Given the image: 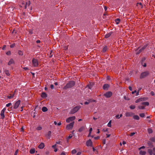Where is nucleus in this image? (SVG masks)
I'll return each mask as SVG.
<instances>
[{"instance_id":"nucleus-1","label":"nucleus","mask_w":155,"mask_h":155,"mask_svg":"<svg viewBox=\"0 0 155 155\" xmlns=\"http://www.w3.org/2000/svg\"><path fill=\"white\" fill-rule=\"evenodd\" d=\"M75 84V82L73 81H69L63 87V89L66 90L73 87Z\"/></svg>"},{"instance_id":"nucleus-2","label":"nucleus","mask_w":155,"mask_h":155,"mask_svg":"<svg viewBox=\"0 0 155 155\" xmlns=\"http://www.w3.org/2000/svg\"><path fill=\"white\" fill-rule=\"evenodd\" d=\"M81 107L80 105L77 106L72 109L70 111V114H73L77 112L81 108Z\"/></svg>"},{"instance_id":"nucleus-3","label":"nucleus","mask_w":155,"mask_h":155,"mask_svg":"<svg viewBox=\"0 0 155 155\" xmlns=\"http://www.w3.org/2000/svg\"><path fill=\"white\" fill-rule=\"evenodd\" d=\"M31 4L30 1H29L28 2H22L21 4L20 5L21 7H24V8H26L27 6H29Z\"/></svg>"},{"instance_id":"nucleus-4","label":"nucleus","mask_w":155,"mask_h":155,"mask_svg":"<svg viewBox=\"0 0 155 155\" xmlns=\"http://www.w3.org/2000/svg\"><path fill=\"white\" fill-rule=\"evenodd\" d=\"M149 74V72L147 71L142 73L140 74V78H143L148 76Z\"/></svg>"},{"instance_id":"nucleus-5","label":"nucleus","mask_w":155,"mask_h":155,"mask_svg":"<svg viewBox=\"0 0 155 155\" xmlns=\"http://www.w3.org/2000/svg\"><path fill=\"white\" fill-rule=\"evenodd\" d=\"M32 65L34 67H37L38 65V61L35 58H33L32 61Z\"/></svg>"},{"instance_id":"nucleus-6","label":"nucleus","mask_w":155,"mask_h":155,"mask_svg":"<svg viewBox=\"0 0 155 155\" xmlns=\"http://www.w3.org/2000/svg\"><path fill=\"white\" fill-rule=\"evenodd\" d=\"M75 116H72L68 118L66 120V122L69 123L70 122H72L75 119Z\"/></svg>"},{"instance_id":"nucleus-7","label":"nucleus","mask_w":155,"mask_h":155,"mask_svg":"<svg viewBox=\"0 0 155 155\" xmlns=\"http://www.w3.org/2000/svg\"><path fill=\"white\" fill-rule=\"evenodd\" d=\"M74 124V122H71L69 124L67 125L66 127V129L67 130L71 129L73 127Z\"/></svg>"},{"instance_id":"nucleus-8","label":"nucleus","mask_w":155,"mask_h":155,"mask_svg":"<svg viewBox=\"0 0 155 155\" xmlns=\"http://www.w3.org/2000/svg\"><path fill=\"white\" fill-rule=\"evenodd\" d=\"M112 95V93L111 91H108L106 93L104 94V95L107 98H109L111 97Z\"/></svg>"},{"instance_id":"nucleus-9","label":"nucleus","mask_w":155,"mask_h":155,"mask_svg":"<svg viewBox=\"0 0 155 155\" xmlns=\"http://www.w3.org/2000/svg\"><path fill=\"white\" fill-rule=\"evenodd\" d=\"M6 108H4L1 111L0 115L1 117V118L3 119L5 118L4 112L6 110Z\"/></svg>"},{"instance_id":"nucleus-10","label":"nucleus","mask_w":155,"mask_h":155,"mask_svg":"<svg viewBox=\"0 0 155 155\" xmlns=\"http://www.w3.org/2000/svg\"><path fill=\"white\" fill-rule=\"evenodd\" d=\"M20 103L21 101L20 100H19L16 101L15 103V105L13 107V108L15 109L17 108L20 105Z\"/></svg>"},{"instance_id":"nucleus-11","label":"nucleus","mask_w":155,"mask_h":155,"mask_svg":"<svg viewBox=\"0 0 155 155\" xmlns=\"http://www.w3.org/2000/svg\"><path fill=\"white\" fill-rule=\"evenodd\" d=\"M147 46V45H145L143 47H142L139 50H138V49H137V51L136 52V54H140L141 52L144 49H145V48H146Z\"/></svg>"},{"instance_id":"nucleus-12","label":"nucleus","mask_w":155,"mask_h":155,"mask_svg":"<svg viewBox=\"0 0 155 155\" xmlns=\"http://www.w3.org/2000/svg\"><path fill=\"white\" fill-rule=\"evenodd\" d=\"M86 145L88 146H92V142L90 139L87 140L86 143Z\"/></svg>"},{"instance_id":"nucleus-13","label":"nucleus","mask_w":155,"mask_h":155,"mask_svg":"<svg viewBox=\"0 0 155 155\" xmlns=\"http://www.w3.org/2000/svg\"><path fill=\"white\" fill-rule=\"evenodd\" d=\"M134 114L131 112H127L125 114V115L126 117H131Z\"/></svg>"},{"instance_id":"nucleus-14","label":"nucleus","mask_w":155,"mask_h":155,"mask_svg":"<svg viewBox=\"0 0 155 155\" xmlns=\"http://www.w3.org/2000/svg\"><path fill=\"white\" fill-rule=\"evenodd\" d=\"M109 87V85L107 84H105L103 86V89L104 90H107Z\"/></svg>"},{"instance_id":"nucleus-15","label":"nucleus","mask_w":155,"mask_h":155,"mask_svg":"<svg viewBox=\"0 0 155 155\" xmlns=\"http://www.w3.org/2000/svg\"><path fill=\"white\" fill-rule=\"evenodd\" d=\"M45 147V145L44 143H41L38 146V148L39 149H43Z\"/></svg>"},{"instance_id":"nucleus-16","label":"nucleus","mask_w":155,"mask_h":155,"mask_svg":"<svg viewBox=\"0 0 155 155\" xmlns=\"http://www.w3.org/2000/svg\"><path fill=\"white\" fill-rule=\"evenodd\" d=\"M137 6L140 8H142L143 7V5L141 2L137 3Z\"/></svg>"},{"instance_id":"nucleus-17","label":"nucleus","mask_w":155,"mask_h":155,"mask_svg":"<svg viewBox=\"0 0 155 155\" xmlns=\"http://www.w3.org/2000/svg\"><path fill=\"white\" fill-rule=\"evenodd\" d=\"M88 101V102L85 101L84 102V104H85V105L88 104L90 102H95L96 101L95 100H92L91 99L89 100Z\"/></svg>"},{"instance_id":"nucleus-18","label":"nucleus","mask_w":155,"mask_h":155,"mask_svg":"<svg viewBox=\"0 0 155 155\" xmlns=\"http://www.w3.org/2000/svg\"><path fill=\"white\" fill-rule=\"evenodd\" d=\"M14 64V61L12 59H11L8 63V65H10L11 64Z\"/></svg>"},{"instance_id":"nucleus-19","label":"nucleus","mask_w":155,"mask_h":155,"mask_svg":"<svg viewBox=\"0 0 155 155\" xmlns=\"http://www.w3.org/2000/svg\"><path fill=\"white\" fill-rule=\"evenodd\" d=\"M112 31H110L109 33L106 34L105 36V38H107L109 37L112 34Z\"/></svg>"},{"instance_id":"nucleus-20","label":"nucleus","mask_w":155,"mask_h":155,"mask_svg":"<svg viewBox=\"0 0 155 155\" xmlns=\"http://www.w3.org/2000/svg\"><path fill=\"white\" fill-rule=\"evenodd\" d=\"M41 97L42 98H45L47 97V95L45 92H42L41 94Z\"/></svg>"},{"instance_id":"nucleus-21","label":"nucleus","mask_w":155,"mask_h":155,"mask_svg":"<svg viewBox=\"0 0 155 155\" xmlns=\"http://www.w3.org/2000/svg\"><path fill=\"white\" fill-rule=\"evenodd\" d=\"M141 104L145 106H148L149 105V103L148 102H142Z\"/></svg>"},{"instance_id":"nucleus-22","label":"nucleus","mask_w":155,"mask_h":155,"mask_svg":"<svg viewBox=\"0 0 155 155\" xmlns=\"http://www.w3.org/2000/svg\"><path fill=\"white\" fill-rule=\"evenodd\" d=\"M148 144L150 148H152V147H153V143L151 142H148Z\"/></svg>"},{"instance_id":"nucleus-23","label":"nucleus","mask_w":155,"mask_h":155,"mask_svg":"<svg viewBox=\"0 0 155 155\" xmlns=\"http://www.w3.org/2000/svg\"><path fill=\"white\" fill-rule=\"evenodd\" d=\"M85 129V127L84 126H82L78 130V131L79 132H81L83 131Z\"/></svg>"},{"instance_id":"nucleus-24","label":"nucleus","mask_w":155,"mask_h":155,"mask_svg":"<svg viewBox=\"0 0 155 155\" xmlns=\"http://www.w3.org/2000/svg\"><path fill=\"white\" fill-rule=\"evenodd\" d=\"M56 144H55V145H53L52 146V147L54 149V151L55 152H56L58 150L57 149L56 147Z\"/></svg>"},{"instance_id":"nucleus-25","label":"nucleus","mask_w":155,"mask_h":155,"mask_svg":"<svg viewBox=\"0 0 155 155\" xmlns=\"http://www.w3.org/2000/svg\"><path fill=\"white\" fill-rule=\"evenodd\" d=\"M139 154L141 155H145L146 154V152L140 150L139 152Z\"/></svg>"},{"instance_id":"nucleus-26","label":"nucleus","mask_w":155,"mask_h":155,"mask_svg":"<svg viewBox=\"0 0 155 155\" xmlns=\"http://www.w3.org/2000/svg\"><path fill=\"white\" fill-rule=\"evenodd\" d=\"M133 118L136 120H139L140 119L139 117L137 115H135L133 116Z\"/></svg>"},{"instance_id":"nucleus-27","label":"nucleus","mask_w":155,"mask_h":155,"mask_svg":"<svg viewBox=\"0 0 155 155\" xmlns=\"http://www.w3.org/2000/svg\"><path fill=\"white\" fill-rule=\"evenodd\" d=\"M107 49H108L107 47L106 46H105L104 47V48L103 49L102 52H105L107 51Z\"/></svg>"},{"instance_id":"nucleus-28","label":"nucleus","mask_w":155,"mask_h":155,"mask_svg":"<svg viewBox=\"0 0 155 155\" xmlns=\"http://www.w3.org/2000/svg\"><path fill=\"white\" fill-rule=\"evenodd\" d=\"M35 149L34 148H33V149H31L29 151V152L31 154H33V153H34L35 152Z\"/></svg>"},{"instance_id":"nucleus-29","label":"nucleus","mask_w":155,"mask_h":155,"mask_svg":"<svg viewBox=\"0 0 155 155\" xmlns=\"http://www.w3.org/2000/svg\"><path fill=\"white\" fill-rule=\"evenodd\" d=\"M51 132L50 131H49L48 133L47 134V137L48 138V139H50L51 135Z\"/></svg>"},{"instance_id":"nucleus-30","label":"nucleus","mask_w":155,"mask_h":155,"mask_svg":"<svg viewBox=\"0 0 155 155\" xmlns=\"http://www.w3.org/2000/svg\"><path fill=\"white\" fill-rule=\"evenodd\" d=\"M115 21L117 24H119L120 21V18H117L115 20Z\"/></svg>"},{"instance_id":"nucleus-31","label":"nucleus","mask_w":155,"mask_h":155,"mask_svg":"<svg viewBox=\"0 0 155 155\" xmlns=\"http://www.w3.org/2000/svg\"><path fill=\"white\" fill-rule=\"evenodd\" d=\"M147 130L149 134H151L153 133V132L152 129L150 128H148L147 129Z\"/></svg>"},{"instance_id":"nucleus-32","label":"nucleus","mask_w":155,"mask_h":155,"mask_svg":"<svg viewBox=\"0 0 155 155\" xmlns=\"http://www.w3.org/2000/svg\"><path fill=\"white\" fill-rule=\"evenodd\" d=\"M42 110L43 112H46L48 110V109L46 107H43L42 108Z\"/></svg>"},{"instance_id":"nucleus-33","label":"nucleus","mask_w":155,"mask_h":155,"mask_svg":"<svg viewBox=\"0 0 155 155\" xmlns=\"http://www.w3.org/2000/svg\"><path fill=\"white\" fill-rule=\"evenodd\" d=\"M4 72H5L7 76H9L10 74L9 73V71L8 70H4Z\"/></svg>"},{"instance_id":"nucleus-34","label":"nucleus","mask_w":155,"mask_h":155,"mask_svg":"<svg viewBox=\"0 0 155 155\" xmlns=\"http://www.w3.org/2000/svg\"><path fill=\"white\" fill-rule=\"evenodd\" d=\"M14 94H10V96L9 95H8V96H7L8 98L9 99H10L11 98L13 97L14 96Z\"/></svg>"},{"instance_id":"nucleus-35","label":"nucleus","mask_w":155,"mask_h":155,"mask_svg":"<svg viewBox=\"0 0 155 155\" xmlns=\"http://www.w3.org/2000/svg\"><path fill=\"white\" fill-rule=\"evenodd\" d=\"M92 87V85L91 83L89 84L87 86V87H88V88L89 89H91Z\"/></svg>"},{"instance_id":"nucleus-36","label":"nucleus","mask_w":155,"mask_h":155,"mask_svg":"<svg viewBox=\"0 0 155 155\" xmlns=\"http://www.w3.org/2000/svg\"><path fill=\"white\" fill-rule=\"evenodd\" d=\"M138 107L140 109H145V106L140 105L138 106Z\"/></svg>"},{"instance_id":"nucleus-37","label":"nucleus","mask_w":155,"mask_h":155,"mask_svg":"<svg viewBox=\"0 0 155 155\" xmlns=\"http://www.w3.org/2000/svg\"><path fill=\"white\" fill-rule=\"evenodd\" d=\"M73 137V135L72 134H70L69 136L67 138V141L68 142V140L71 138Z\"/></svg>"},{"instance_id":"nucleus-38","label":"nucleus","mask_w":155,"mask_h":155,"mask_svg":"<svg viewBox=\"0 0 155 155\" xmlns=\"http://www.w3.org/2000/svg\"><path fill=\"white\" fill-rule=\"evenodd\" d=\"M148 152L149 153L150 155H152L153 154V152L151 150L149 149L148 150Z\"/></svg>"},{"instance_id":"nucleus-39","label":"nucleus","mask_w":155,"mask_h":155,"mask_svg":"<svg viewBox=\"0 0 155 155\" xmlns=\"http://www.w3.org/2000/svg\"><path fill=\"white\" fill-rule=\"evenodd\" d=\"M130 108L131 109H134L135 108V106L133 105H131L130 106Z\"/></svg>"},{"instance_id":"nucleus-40","label":"nucleus","mask_w":155,"mask_h":155,"mask_svg":"<svg viewBox=\"0 0 155 155\" xmlns=\"http://www.w3.org/2000/svg\"><path fill=\"white\" fill-rule=\"evenodd\" d=\"M111 120H110L109 122H108V124H107V126L109 127H111Z\"/></svg>"},{"instance_id":"nucleus-41","label":"nucleus","mask_w":155,"mask_h":155,"mask_svg":"<svg viewBox=\"0 0 155 155\" xmlns=\"http://www.w3.org/2000/svg\"><path fill=\"white\" fill-rule=\"evenodd\" d=\"M77 152V150L75 149H74L72 150L71 152L72 154H75Z\"/></svg>"},{"instance_id":"nucleus-42","label":"nucleus","mask_w":155,"mask_h":155,"mask_svg":"<svg viewBox=\"0 0 155 155\" xmlns=\"http://www.w3.org/2000/svg\"><path fill=\"white\" fill-rule=\"evenodd\" d=\"M139 115L141 117H145V114L144 113L140 114Z\"/></svg>"},{"instance_id":"nucleus-43","label":"nucleus","mask_w":155,"mask_h":155,"mask_svg":"<svg viewBox=\"0 0 155 155\" xmlns=\"http://www.w3.org/2000/svg\"><path fill=\"white\" fill-rule=\"evenodd\" d=\"M141 99H142L139 98L137 99V100L135 102L136 103H138V102H140V101H141Z\"/></svg>"},{"instance_id":"nucleus-44","label":"nucleus","mask_w":155,"mask_h":155,"mask_svg":"<svg viewBox=\"0 0 155 155\" xmlns=\"http://www.w3.org/2000/svg\"><path fill=\"white\" fill-rule=\"evenodd\" d=\"M36 130H41L42 129V128L41 126H39L36 128Z\"/></svg>"},{"instance_id":"nucleus-45","label":"nucleus","mask_w":155,"mask_h":155,"mask_svg":"<svg viewBox=\"0 0 155 155\" xmlns=\"http://www.w3.org/2000/svg\"><path fill=\"white\" fill-rule=\"evenodd\" d=\"M18 54L20 55H22L23 54V52L21 51H19L18 52Z\"/></svg>"},{"instance_id":"nucleus-46","label":"nucleus","mask_w":155,"mask_h":155,"mask_svg":"<svg viewBox=\"0 0 155 155\" xmlns=\"http://www.w3.org/2000/svg\"><path fill=\"white\" fill-rule=\"evenodd\" d=\"M140 98L142 99H141V101H146L147 99V98L146 97Z\"/></svg>"},{"instance_id":"nucleus-47","label":"nucleus","mask_w":155,"mask_h":155,"mask_svg":"<svg viewBox=\"0 0 155 155\" xmlns=\"http://www.w3.org/2000/svg\"><path fill=\"white\" fill-rule=\"evenodd\" d=\"M52 51H51V52L50 53V54H49V57H51L52 56L53 54H52Z\"/></svg>"},{"instance_id":"nucleus-48","label":"nucleus","mask_w":155,"mask_h":155,"mask_svg":"<svg viewBox=\"0 0 155 155\" xmlns=\"http://www.w3.org/2000/svg\"><path fill=\"white\" fill-rule=\"evenodd\" d=\"M115 117L116 118V119H119L120 118L119 117V114L115 116Z\"/></svg>"},{"instance_id":"nucleus-49","label":"nucleus","mask_w":155,"mask_h":155,"mask_svg":"<svg viewBox=\"0 0 155 155\" xmlns=\"http://www.w3.org/2000/svg\"><path fill=\"white\" fill-rule=\"evenodd\" d=\"M12 105V104L11 103H9L8 104H7L6 105V106L7 107H9L10 106Z\"/></svg>"},{"instance_id":"nucleus-50","label":"nucleus","mask_w":155,"mask_h":155,"mask_svg":"<svg viewBox=\"0 0 155 155\" xmlns=\"http://www.w3.org/2000/svg\"><path fill=\"white\" fill-rule=\"evenodd\" d=\"M150 140L151 141L155 142V138L152 137L151 138Z\"/></svg>"},{"instance_id":"nucleus-51","label":"nucleus","mask_w":155,"mask_h":155,"mask_svg":"<svg viewBox=\"0 0 155 155\" xmlns=\"http://www.w3.org/2000/svg\"><path fill=\"white\" fill-rule=\"evenodd\" d=\"M102 130L104 132H106L108 131V129L107 128H104Z\"/></svg>"},{"instance_id":"nucleus-52","label":"nucleus","mask_w":155,"mask_h":155,"mask_svg":"<svg viewBox=\"0 0 155 155\" xmlns=\"http://www.w3.org/2000/svg\"><path fill=\"white\" fill-rule=\"evenodd\" d=\"M135 134V133L134 132H132L130 134V136H133L134 134Z\"/></svg>"},{"instance_id":"nucleus-53","label":"nucleus","mask_w":155,"mask_h":155,"mask_svg":"<svg viewBox=\"0 0 155 155\" xmlns=\"http://www.w3.org/2000/svg\"><path fill=\"white\" fill-rule=\"evenodd\" d=\"M15 46V44H12L10 46V47L11 48H13Z\"/></svg>"},{"instance_id":"nucleus-54","label":"nucleus","mask_w":155,"mask_h":155,"mask_svg":"<svg viewBox=\"0 0 155 155\" xmlns=\"http://www.w3.org/2000/svg\"><path fill=\"white\" fill-rule=\"evenodd\" d=\"M18 150H16L15 152L14 155H17V153H18Z\"/></svg>"},{"instance_id":"nucleus-55","label":"nucleus","mask_w":155,"mask_h":155,"mask_svg":"<svg viewBox=\"0 0 155 155\" xmlns=\"http://www.w3.org/2000/svg\"><path fill=\"white\" fill-rule=\"evenodd\" d=\"M50 87L52 89H54V85H53V84H51V85H50Z\"/></svg>"},{"instance_id":"nucleus-56","label":"nucleus","mask_w":155,"mask_h":155,"mask_svg":"<svg viewBox=\"0 0 155 155\" xmlns=\"http://www.w3.org/2000/svg\"><path fill=\"white\" fill-rule=\"evenodd\" d=\"M145 148V147L144 146H143L140 147L139 149V150H140V149H144Z\"/></svg>"},{"instance_id":"nucleus-57","label":"nucleus","mask_w":155,"mask_h":155,"mask_svg":"<svg viewBox=\"0 0 155 155\" xmlns=\"http://www.w3.org/2000/svg\"><path fill=\"white\" fill-rule=\"evenodd\" d=\"M92 128H91V127L90 129H89V133H91L92 131Z\"/></svg>"},{"instance_id":"nucleus-58","label":"nucleus","mask_w":155,"mask_h":155,"mask_svg":"<svg viewBox=\"0 0 155 155\" xmlns=\"http://www.w3.org/2000/svg\"><path fill=\"white\" fill-rule=\"evenodd\" d=\"M81 152L80 151L78 152L77 153V155H80L81 154Z\"/></svg>"},{"instance_id":"nucleus-59","label":"nucleus","mask_w":155,"mask_h":155,"mask_svg":"<svg viewBox=\"0 0 155 155\" xmlns=\"http://www.w3.org/2000/svg\"><path fill=\"white\" fill-rule=\"evenodd\" d=\"M99 137H98V136H97V137H94V139L95 140H98V139H99Z\"/></svg>"},{"instance_id":"nucleus-60","label":"nucleus","mask_w":155,"mask_h":155,"mask_svg":"<svg viewBox=\"0 0 155 155\" xmlns=\"http://www.w3.org/2000/svg\"><path fill=\"white\" fill-rule=\"evenodd\" d=\"M107 15V12H105V13H104V14H103V18H105V17H104V16H105V15Z\"/></svg>"},{"instance_id":"nucleus-61","label":"nucleus","mask_w":155,"mask_h":155,"mask_svg":"<svg viewBox=\"0 0 155 155\" xmlns=\"http://www.w3.org/2000/svg\"><path fill=\"white\" fill-rule=\"evenodd\" d=\"M150 94L152 96H153L154 95V92L153 91L151 92Z\"/></svg>"},{"instance_id":"nucleus-62","label":"nucleus","mask_w":155,"mask_h":155,"mask_svg":"<svg viewBox=\"0 0 155 155\" xmlns=\"http://www.w3.org/2000/svg\"><path fill=\"white\" fill-rule=\"evenodd\" d=\"M60 155H65V153L64 152H62L61 153Z\"/></svg>"},{"instance_id":"nucleus-63","label":"nucleus","mask_w":155,"mask_h":155,"mask_svg":"<svg viewBox=\"0 0 155 155\" xmlns=\"http://www.w3.org/2000/svg\"><path fill=\"white\" fill-rule=\"evenodd\" d=\"M103 143L104 144H105L106 143V140L105 139H104L103 140Z\"/></svg>"},{"instance_id":"nucleus-64","label":"nucleus","mask_w":155,"mask_h":155,"mask_svg":"<svg viewBox=\"0 0 155 155\" xmlns=\"http://www.w3.org/2000/svg\"><path fill=\"white\" fill-rule=\"evenodd\" d=\"M36 42L37 43H39L41 42V41L39 40L36 41Z\"/></svg>"}]
</instances>
